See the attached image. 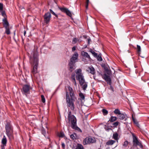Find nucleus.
<instances>
[{"instance_id":"obj_1","label":"nucleus","mask_w":149,"mask_h":149,"mask_svg":"<svg viewBox=\"0 0 149 149\" xmlns=\"http://www.w3.org/2000/svg\"><path fill=\"white\" fill-rule=\"evenodd\" d=\"M68 87L70 98L68 92L66 91V102L67 107H69V109H70L72 111H74L75 108L74 104V102L75 101L74 95L72 88L69 86H68Z\"/></svg>"},{"instance_id":"obj_2","label":"nucleus","mask_w":149,"mask_h":149,"mask_svg":"<svg viewBox=\"0 0 149 149\" xmlns=\"http://www.w3.org/2000/svg\"><path fill=\"white\" fill-rule=\"evenodd\" d=\"M68 119L69 122L71 123V127L72 128L77 130L81 132H82L81 130L77 126V120L75 116L72 115L70 111H68Z\"/></svg>"},{"instance_id":"obj_3","label":"nucleus","mask_w":149,"mask_h":149,"mask_svg":"<svg viewBox=\"0 0 149 149\" xmlns=\"http://www.w3.org/2000/svg\"><path fill=\"white\" fill-rule=\"evenodd\" d=\"M6 134L10 139H13V128L12 125L8 123L5 126Z\"/></svg>"},{"instance_id":"obj_4","label":"nucleus","mask_w":149,"mask_h":149,"mask_svg":"<svg viewBox=\"0 0 149 149\" xmlns=\"http://www.w3.org/2000/svg\"><path fill=\"white\" fill-rule=\"evenodd\" d=\"M78 55V53L75 52L70 58V61L69 63V70L71 72H72L74 69V64L77 59Z\"/></svg>"},{"instance_id":"obj_5","label":"nucleus","mask_w":149,"mask_h":149,"mask_svg":"<svg viewBox=\"0 0 149 149\" xmlns=\"http://www.w3.org/2000/svg\"><path fill=\"white\" fill-rule=\"evenodd\" d=\"M49 11L50 13L49 12L46 13L43 16L44 22L46 24L48 23L50 20L51 17V13L55 16L57 18H58V15L56 14L52 9H50Z\"/></svg>"},{"instance_id":"obj_6","label":"nucleus","mask_w":149,"mask_h":149,"mask_svg":"<svg viewBox=\"0 0 149 149\" xmlns=\"http://www.w3.org/2000/svg\"><path fill=\"white\" fill-rule=\"evenodd\" d=\"M95 138L93 137L88 136L86 137L83 140V143L84 145H86L91 143H93L95 142Z\"/></svg>"},{"instance_id":"obj_7","label":"nucleus","mask_w":149,"mask_h":149,"mask_svg":"<svg viewBox=\"0 0 149 149\" xmlns=\"http://www.w3.org/2000/svg\"><path fill=\"white\" fill-rule=\"evenodd\" d=\"M133 143L134 146H139L141 148H143V146L141 143L138 141L137 138L135 136H133Z\"/></svg>"},{"instance_id":"obj_8","label":"nucleus","mask_w":149,"mask_h":149,"mask_svg":"<svg viewBox=\"0 0 149 149\" xmlns=\"http://www.w3.org/2000/svg\"><path fill=\"white\" fill-rule=\"evenodd\" d=\"M75 72L76 74V77L77 80L83 77L84 76L82 73V70L81 69L79 68L76 69L75 70Z\"/></svg>"},{"instance_id":"obj_9","label":"nucleus","mask_w":149,"mask_h":149,"mask_svg":"<svg viewBox=\"0 0 149 149\" xmlns=\"http://www.w3.org/2000/svg\"><path fill=\"white\" fill-rule=\"evenodd\" d=\"M31 87L30 85L25 84L22 87V92L25 94H29L31 89Z\"/></svg>"},{"instance_id":"obj_10","label":"nucleus","mask_w":149,"mask_h":149,"mask_svg":"<svg viewBox=\"0 0 149 149\" xmlns=\"http://www.w3.org/2000/svg\"><path fill=\"white\" fill-rule=\"evenodd\" d=\"M59 9L62 12L65 13L67 15L70 17L72 16L71 12L68 9L64 7L60 8Z\"/></svg>"},{"instance_id":"obj_11","label":"nucleus","mask_w":149,"mask_h":149,"mask_svg":"<svg viewBox=\"0 0 149 149\" xmlns=\"http://www.w3.org/2000/svg\"><path fill=\"white\" fill-rule=\"evenodd\" d=\"M103 78L107 82L108 84H109L110 85H111V79L109 76L105 74H103Z\"/></svg>"},{"instance_id":"obj_12","label":"nucleus","mask_w":149,"mask_h":149,"mask_svg":"<svg viewBox=\"0 0 149 149\" xmlns=\"http://www.w3.org/2000/svg\"><path fill=\"white\" fill-rule=\"evenodd\" d=\"M87 72L91 73L92 74H94L95 73V70L94 68L92 66L88 67L86 70Z\"/></svg>"},{"instance_id":"obj_13","label":"nucleus","mask_w":149,"mask_h":149,"mask_svg":"<svg viewBox=\"0 0 149 149\" xmlns=\"http://www.w3.org/2000/svg\"><path fill=\"white\" fill-rule=\"evenodd\" d=\"M33 57L34 61L37 62L38 61V53L36 51H34L33 53Z\"/></svg>"},{"instance_id":"obj_14","label":"nucleus","mask_w":149,"mask_h":149,"mask_svg":"<svg viewBox=\"0 0 149 149\" xmlns=\"http://www.w3.org/2000/svg\"><path fill=\"white\" fill-rule=\"evenodd\" d=\"M38 66V64L36 62L35 65L33 66V69L32 70V72L33 74L37 73V69Z\"/></svg>"},{"instance_id":"obj_15","label":"nucleus","mask_w":149,"mask_h":149,"mask_svg":"<svg viewBox=\"0 0 149 149\" xmlns=\"http://www.w3.org/2000/svg\"><path fill=\"white\" fill-rule=\"evenodd\" d=\"M81 54L82 56L87 58L89 59L91 58L90 56L87 52L82 51L81 52Z\"/></svg>"},{"instance_id":"obj_16","label":"nucleus","mask_w":149,"mask_h":149,"mask_svg":"<svg viewBox=\"0 0 149 149\" xmlns=\"http://www.w3.org/2000/svg\"><path fill=\"white\" fill-rule=\"evenodd\" d=\"M3 24L4 27H9V24L6 18H4L3 19Z\"/></svg>"},{"instance_id":"obj_17","label":"nucleus","mask_w":149,"mask_h":149,"mask_svg":"<svg viewBox=\"0 0 149 149\" xmlns=\"http://www.w3.org/2000/svg\"><path fill=\"white\" fill-rule=\"evenodd\" d=\"M71 78L72 81L74 84V85L76 86L77 85V84H76L75 79V75L74 74H72L71 75Z\"/></svg>"},{"instance_id":"obj_18","label":"nucleus","mask_w":149,"mask_h":149,"mask_svg":"<svg viewBox=\"0 0 149 149\" xmlns=\"http://www.w3.org/2000/svg\"><path fill=\"white\" fill-rule=\"evenodd\" d=\"M118 118L120 120H125L126 119V116L123 113H120V114L119 115Z\"/></svg>"},{"instance_id":"obj_19","label":"nucleus","mask_w":149,"mask_h":149,"mask_svg":"<svg viewBox=\"0 0 149 149\" xmlns=\"http://www.w3.org/2000/svg\"><path fill=\"white\" fill-rule=\"evenodd\" d=\"M7 142L6 138L5 136L4 135L3 139L1 140V143L2 145H4L5 146L6 145Z\"/></svg>"},{"instance_id":"obj_20","label":"nucleus","mask_w":149,"mask_h":149,"mask_svg":"<svg viewBox=\"0 0 149 149\" xmlns=\"http://www.w3.org/2000/svg\"><path fill=\"white\" fill-rule=\"evenodd\" d=\"M79 81V83L80 85H83L84 83L85 80L84 78V77H83L81 78H80L79 79L77 80Z\"/></svg>"},{"instance_id":"obj_21","label":"nucleus","mask_w":149,"mask_h":149,"mask_svg":"<svg viewBox=\"0 0 149 149\" xmlns=\"http://www.w3.org/2000/svg\"><path fill=\"white\" fill-rule=\"evenodd\" d=\"M118 134L117 133H114L113 136V139L117 140V142H118Z\"/></svg>"},{"instance_id":"obj_22","label":"nucleus","mask_w":149,"mask_h":149,"mask_svg":"<svg viewBox=\"0 0 149 149\" xmlns=\"http://www.w3.org/2000/svg\"><path fill=\"white\" fill-rule=\"evenodd\" d=\"M136 49L137 54L139 55H140L141 53V47L140 46L138 45H137Z\"/></svg>"},{"instance_id":"obj_23","label":"nucleus","mask_w":149,"mask_h":149,"mask_svg":"<svg viewBox=\"0 0 149 149\" xmlns=\"http://www.w3.org/2000/svg\"><path fill=\"white\" fill-rule=\"evenodd\" d=\"M115 142V141L113 140H110L106 143V144L107 145H112Z\"/></svg>"},{"instance_id":"obj_24","label":"nucleus","mask_w":149,"mask_h":149,"mask_svg":"<svg viewBox=\"0 0 149 149\" xmlns=\"http://www.w3.org/2000/svg\"><path fill=\"white\" fill-rule=\"evenodd\" d=\"M117 118L116 116H111L109 119V121L111 122H113L117 120Z\"/></svg>"},{"instance_id":"obj_25","label":"nucleus","mask_w":149,"mask_h":149,"mask_svg":"<svg viewBox=\"0 0 149 149\" xmlns=\"http://www.w3.org/2000/svg\"><path fill=\"white\" fill-rule=\"evenodd\" d=\"M132 119L134 123L136 124L138 127H139V124L138 123V122L136 120L135 118H134L133 115H132Z\"/></svg>"},{"instance_id":"obj_26","label":"nucleus","mask_w":149,"mask_h":149,"mask_svg":"<svg viewBox=\"0 0 149 149\" xmlns=\"http://www.w3.org/2000/svg\"><path fill=\"white\" fill-rule=\"evenodd\" d=\"M82 86L83 89L84 91L86 90L87 87V84L86 82H85L84 83L83 85H80Z\"/></svg>"},{"instance_id":"obj_27","label":"nucleus","mask_w":149,"mask_h":149,"mask_svg":"<svg viewBox=\"0 0 149 149\" xmlns=\"http://www.w3.org/2000/svg\"><path fill=\"white\" fill-rule=\"evenodd\" d=\"M75 149H84V148L81 144L78 143Z\"/></svg>"},{"instance_id":"obj_28","label":"nucleus","mask_w":149,"mask_h":149,"mask_svg":"<svg viewBox=\"0 0 149 149\" xmlns=\"http://www.w3.org/2000/svg\"><path fill=\"white\" fill-rule=\"evenodd\" d=\"M114 113L116 114H118L119 115L120 114V110L118 109H116L114 111Z\"/></svg>"},{"instance_id":"obj_29","label":"nucleus","mask_w":149,"mask_h":149,"mask_svg":"<svg viewBox=\"0 0 149 149\" xmlns=\"http://www.w3.org/2000/svg\"><path fill=\"white\" fill-rule=\"evenodd\" d=\"M6 29L5 32L7 35H9L10 33V31L9 27H5Z\"/></svg>"},{"instance_id":"obj_30","label":"nucleus","mask_w":149,"mask_h":149,"mask_svg":"<svg viewBox=\"0 0 149 149\" xmlns=\"http://www.w3.org/2000/svg\"><path fill=\"white\" fill-rule=\"evenodd\" d=\"M102 112L103 115L104 116L107 115L108 113V111L105 109H103L102 110Z\"/></svg>"},{"instance_id":"obj_31","label":"nucleus","mask_w":149,"mask_h":149,"mask_svg":"<svg viewBox=\"0 0 149 149\" xmlns=\"http://www.w3.org/2000/svg\"><path fill=\"white\" fill-rule=\"evenodd\" d=\"M95 57L97 58V60L98 61H102V60L101 54H99L98 55H97V56H96Z\"/></svg>"},{"instance_id":"obj_32","label":"nucleus","mask_w":149,"mask_h":149,"mask_svg":"<svg viewBox=\"0 0 149 149\" xmlns=\"http://www.w3.org/2000/svg\"><path fill=\"white\" fill-rule=\"evenodd\" d=\"M90 51L91 52L94 56L95 57L96 56H97V54L95 53L94 51L91 50H90Z\"/></svg>"},{"instance_id":"obj_33","label":"nucleus","mask_w":149,"mask_h":149,"mask_svg":"<svg viewBox=\"0 0 149 149\" xmlns=\"http://www.w3.org/2000/svg\"><path fill=\"white\" fill-rule=\"evenodd\" d=\"M78 41V40L76 38H74L73 39L72 41V43L73 44H75L76 43L77 41Z\"/></svg>"},{"instance_id":"obj_34","label":"nucleus","mask_w":149,"mask_h":149,"mask_svg":"<svg viewBox=\"0 0 149 149\" xmlns=\"http://www.w3.org/2000/svg\"><path fill=\"white\" fill-rule=\"evenodd\" d=\"M79 95L82 99L84 100V99L85 96L84 94L82 93H80L79 94Z\"/></svg>"},{"instance_id":"obj_35","label":"nucleus","mask_w":149,"mask_h":149,"mask_svg":"<svg viewBox=\"0 0 149 149\" xmlns=\"http://www.w3.org/2000/svg\"><path fill=\"white\" fill-rule=\"evenodd\" d=\"M128 144V142L127 141H125L123 145V146L125 147H126Z\"/></svg>"},{"instance_id":"obj_36","label":"nucleus","mask_w":149,"mask_h":149,"mask_svg":"<svg viewBox=\"0 0 149 149\" xmlns=\"http://www.w3.org/2000/svg\"><path fill=\"white\" fill-rule=\"evenodd\" d=\"M119 124V122L118 121H116L113 123V125L114 127H117Z\"/></svg>"},{"instance_id":"obj_37","label":"nucleus","mask_w":149,"mask_h":149,"mask_svg":"<svg viewBox=\"0 0 149 149\" xmlns=\"http://www.w3.org/2000/svg\"><path fill=\"white\" fill-rule=\"evenodd\" d=\"M41 97L42 101L43 103H45V98L44 96L43 95H41Z\"/></svg>"},{"instance_id":"obj_38","label":"nucleus","mask_w":149,"mask_h":149,"mask_svg":"<svg viewBox=\"0 0 149 149\" xmlns=\"http://www.w3.org/2000/svg\"><path fill=\"white\" fill-rule=\"evenodd\" d=\"M58 136L60 137H63L64 136V134L63 132H61L58 134Z\"/></svg>"},{"instance_id":"obj_39","label":"nucleus","mask_w":149,"mask_h":149,"mask_svg":"<svg viewBox=\"0 0 149 149\" xmlns=\"http://www.w3.org/2000/svg\"><path fill=\"white\" fill-rule=\"evenodd\" d=\"M105 71L107 74H109L111 73V72L108 68H105Z\"/></svg>"},{"instance_id":"obj_40","label":"nucleus","mask_w":149,"mask_h":149,"mask_svg":"<svg viewBox=\"0 0 149 149\" xmlns=\"http://www.w3.org/2000/svg\"><path fill=\"white\" fill-rule=\"evenodd\" d=\"M3 5L2 3H0V11H2L3 10Z\"/></svg>"},{"instance_id":"obj_41","label":"nucleus","mask_w":149,"mask_h":149,"mask_svg":"<svg viewBox=\"0 0 149 149\" xmlns=\"http://www.w3.org/2000/svg\"><path fill=\"white\" fill-rule=\"evenodd\" d=\"M70 137L73 140L75 139H76L75 136L73 134L71 135Z\"/></svg>"},{"instance_id":"obj_42","label":"nucleus","mask_w":149,"mask_h":149,"mask_svg":"<svg viewBox=\"0 0 149 149\" xmlns=\"http://www.w3.org/2000/svg\"><path fill=\"white\" fill-rule=\"evenodd\" d=\"M1 11V14L2 15L3 17H5L6 15V14L5 12L4 11H3V10Z\"/></svg>"},{"instance_id":"obj_43","label":"nucleus","mask_w":149,"mask_h":149,"mask_svg":"<svg viewBox=\"0 0 149 149\" xmlns=\"http://www.w3.org/2000/svg\"><path fill=\"white\" fill-rule=\"evenodd\" d=\"M6 146L2 144L1 145V149H5V146Z\"/></svg>"},{"instance_id":"obj_44","label":"nucleus","mask_w":149,"mask_h":149,"mask_svg":"<svg viewBox=\"0 0 149 149\" xmlns=\"http://www.w3.org/2000/svg\"><path fill=\"white\" fill-rule=\"evenodd\" d=\"M76 47L74 46L72 48V51H74L76 50Z\"/></svg>"},{"instance_id":"obj_45","label":"nucleus","mask_w":149,"mask_h":149,"mask_svg":"<svg viewBox=\"0 0 149 149\" xmlns=\"http://www.w3.org/2000/svg\"><path fill=\"white\" fill-rule=\"evenodd\" d=\"M110 89L112 91V92L114 91L113 88L111 86V85H110Z\"/></svg>"},{"instance_id":"obj_46","label":"nucleus","mask_w":149,"mask_h":149,"mask_svg":"<svg viewBox=\"0 0 149 149\" xmlns=\"http://www.w3.org/2000/svg\"><path fill=\"white\" fill-rule=\"evenodd\" d=\"M88 3H86V9H87L88 8Z\"/></svg>"},{"instance_id":"obj_47","label":"nucleus","mask_w":149,"mask_h":149,"mask_svg":"<svg viewBox=\"0 0 149 149\" xmlns=\"http://www.w3.org/2000/svg\"><path fill=\"white\" fill-rule=\"evenodd\" d=\"M62 147L63 148H64L65 147V145L64 143H62L61 144Z\"/></svg>"},{"instance_id":"obj_48","label":"nucleus","mask_w":149,"mask_h":149,"mask_svg":"<svg viewBox=\"0 0 149 149\" xmlns=\"http://www.w3.org/2000/svg\"><path fill=\"white\" fill-rule=\"evenodd\" d=\"M26 33V31L25 30H24V36H25Z\"/></svg>"},{"instance_id":"obj_49","label":"nucleus","mask_w":149,"mask_h":149,"mask_svg":"<svg viewBox=\"0 0 149 149\" xmlns=\"http://www.w3.org/2000/svg\"><path fill=\"white\" fill-rule=\"evenodd\" d=\"M42 133L45 136V132L44 131H42Z\"/></svg>"},{"instance_id":"obj_50","label":"nucleus","mask_w":149,"mask_h":149,"mask_svg":"<svg viewBox=\"0 0 149 149\" xmlns=\"http://www.w3.org/2000/svg\"><path fill=\"white\" fill-rule=\"evenodd\" d=\"M86 3H89V0H86Z\"/></svg>"},{"instance_id":"obj_51","label":"nucleus","mask_w":149,"mask_h":149,"mask_svg":"<svg viewBox=\"0 0 149 149\" xmlns=\"http://www.w3.org/2000/svg\"><path fill=\"white\" fill-rule=\"evenodd\" d=\"M91 40L90 39H88V42H89V41Z\"/></svg>"},{"instance_id":"obj_52","label":"nucleus","mask_w":149,"mask_h":149,"mask_svg":"<svg viewBox=\"0 0 149 149\" xmlns=\"http://www.w3.org/2000/svg\"><path fill=\"white\" fill-rule=\"evenodd\" d=\"M95 77L94 76H93V77H94V79H95Z\"/></svg>"}]
</instances>
